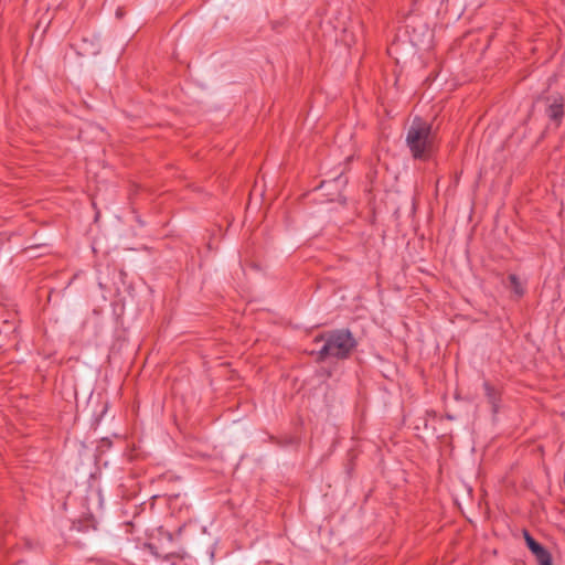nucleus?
Listing matches in <instances>:
<instances>
[{"instance_id":"f257e3e1","label":"nucleus","mask_w":565,"mask_h":565,"mask_svg":"<svg viewBox=\"0 0 565 565\" xmlns=\"http://www.w3.org/2000/svg\"><path fill=\"white\" fill-rule=\"evenodd\" d=\"M316 343H322L318 351L320 360L329 358L345 359L356 345L354 338L348 330H335L317 337Z\"/></svg>"},{"instance_id":"0eeeda50","label":"nucleus","mask_w":565,"mask_h":565,"mask_svg":"<svg viewBox=\"0 0 565 565\" xmlns=\"http://www.w3.org/2000/svg\"><path fill=\"white\" fill-rule=\"evenodd\" d=\"M159 533H160V535L163 539H166L169 542H171L173 540L172 533H170L169 531L163 530L162 527L159 529Z\"/></svg>"},{"instance_id":"39448f33","label":"nucleus","mask_w":565,"mask_h":565,"mask_svg":"<svg viewBox=\"0 0 565 565\" xmlns=\"http://www.w3.org/2000/svg\"><path fill=\"white\" fill-rule=\"evenodd\" d=\"M486 395L489 402L492 404L494 412L497 411L498 392L488 383H483Z\"/></svg>"},{"instance_id":"7ed1b4c3","label":"nucleus","mask_w":565,"mask_h":565,"mask_svg":"<svg viewBox=\"0 0 565 565\" xmlns=\"http://www.w3.org/2000/svg\"><path fill=\"white\" fill-rule=\"evenodd\" d=\"M529 550L533 553L539 565H553L551 553L536 542L527 531L523 532Z\"/></svg>"},{"instance_id":"20e7f679","label":"nucleus","mask_w":565,"mask_h":565,"mask_svg":"<svg viewBox=\"0 0 565 565\" xmlns=\"http://www.w3.org/2000/svg\"><path fill=\"white\" fill-rule=\"evenodd\" d=\"M564 100L562 96H556L550 103L546 114L547 116L555 121H559L564 115Z\"/></svg>"},{"instance_id":"423d86ee","label":"nucleus","mask_w":565,"mask_h":565,"mask_svg":"<svg viewBox=\"0 0 565 565\" xmlns=\"http://www.w3.org/2000/svg\"><path fill=\"white\" fill-rule=\"evenodd\" d=\"M509 280H510L511 287H512L513 291L515 292V295L522 296L524 290H523L522 284L519 280V278L515 275H510Z\"/></svg>"},{"instance_id":"f03ea898","label":"nucleus","mask_w":565,"mask_h":565,"mask_svg":"<svg viewBox=\"0 0 565 565\" xmlns=\"http://www.w3.org/2000/svg\"><path fill=\"white\" fill-rule=\"evenodd\" d=\"M406 143L415 159H427L434 151L431 125L416 117L407 131Z\"/></svg>"}]
</instances>
